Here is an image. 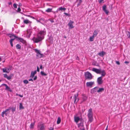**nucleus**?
I'll list each match as a JSON object with an SVG mask.
<instances>
[{"instance_id":"1","label":"nucleus","mask_w":130,"mask_h":130,"mask_svg":"<svg viewBox=\"0 0 130 130\" xmlns=\"http://www.w3.org/2000/svg\"><path fill=\"white\" fill-rule=\"evenodd\" d=\"M46 34L45 29L43 30L39 31L37 34L36 37H34L32 39L34 42L37 43L41 41L44 38V36Z\"/></svg>"},{"instance_id":"2","label":"nucleus","mask_w":130,"mask_h":130,"mask_svg":"<svg viewBox=\"0 0 130 130\" xmlns=\"http://www.w3.org/2000/svg\"><path fill=\"white\" fill-rule=\"evenodd\" d=\"M87 116L89 119V121L90 122H92L93 120V113L92 112V109L90 108L89 109Z\"/></svg>"},{"instance_id":"3","label":"nucleus","mask_w":130,"mask_h":130,"mask_svg":"<svg viewBox=\"0 0 130 130\" xmlns=\"http://www.w3.org/2000/svg\"><path fill=\"white\" fill-rule=\"evenodd\" d=\"M84 75L86 80H90L93 78V76L92 74L88 71L85 72Z\"/></svg>"},{"instance_id":"4","label":"nucleus","mask_w":130,"mask_h":130,"mask_svg":"<svg viewBox=\"0 0 130 130\" xmlns=\"http://www.w3.org/2000/svg\"><path fill=\"white\" fill-rule=\"evenodd\" d=\"M35 51L37 53V57L38 58H40L43 57V54L40 53V52L39 50L37 49H35Z\"/></svg>"},{"instance_id":"5","label":"nucleus","mask_w":130,"mask_h":130,"mask_svg":"<svg viewBox=\"0 0 130 130\" xmlns=\"http://www.w3.org/2000/svg\"><path fill=\"white\" fill-rule=\"evenodd\" d=\"M38 130H44V125L43 124L39 123L38 125Z\"/></svg>"},{"instance_id":"6","label":"nucleus","mask_w":130,"mask_h":130,"mask_svg":"<svg viewBox=\"0 0 130 130\" xmlns=\"http://www.w3.org/2000/svg\"><path fill=\"white\" fill-rule=\"evenodd\" d=\"M78 94L77 93L74 94L73 96V99H74V103L75 104H76L79 100V99L78 98Z\"/></svg>"},{"instance_id":"7","label":"nucleus","mask_w":130,"mask_h":130,"mask_svg":"<svg viewBox=\"0 0 130 130\" xmlns=\"http://www.w3.org/2000/svg\"><path fill=\"white\" fill-rule=\"evenodd\" d=\"M97 82L98 84L99 85H101L103 83V80H102V76H100L98 78Z\"/></svg>"},{"instance_id":"8","label":"nucleus","mask_w":130,"mask_h":130,"mask_svg":"<svg viewBox=\"0 0 130 130\" xmlns=\"http://www.w3.org/2000/svg\"><path fill=\"white\" fill-rule=\"evenodd\" d=\"M74 23V22L73 21H72L71 20L69 21V22L68 24V25L69 26V28L72 29L74 27V26L73 25V24Z\"/></svg>"},{"instance_id":"9","label":"nucleus","mask_w":130,"mask_h":130,"mask_svg":"<svg viewBox=\"0 0 130 130\" xmlns=\"http://www.w3.org/2000/svg\"><path fill=\"white\" fill-rule=\"evenodd\" d=\"M94 84V82H87L86 83V85L87 87H92L93 85Z\"/></svg>"},{"instance_id":"10","label":"nucleus","mask_w":130,"mask_h":130,"mask_svg":"<svg viewBox=\"0 0 130 130\" xmlns=\"http://www.w3.org/2000/svg\"><path fill=\"white\" fill-rule=\"evenodd\" d=\"M98 88L99 87H96L91 89V93L92 94L94 93L96 91L97 92Z\"/></svg>"},{"instance_id":"11","label":"nucleus","mask_w":130,"mask_h":130,"mask_svg":"<svg viewBox=\"0 0 130 130\" xmlns=\"http://www.w3.org/2000/svg\"><path fill=\"white\" fill-rule=\"evenodd\" d=\"M16 40L18 41H19L20 42H22L23 44H25L26 43V41L23 39L17 37Z\"/></svg>"},{"instance_id":"12","label":"nucleus","mask_w":130,"mask_h":130,"mask_svg":"<svg viewBox=\"0 0 130 130\" xmlns=\"http://www.w3.org/2000/svg\"><path fill=\"white\" fill-rule=\"evenodd\" d=\"M92 71L97 74H100L101 69H97L95 68H93L92 69Z\"/></svg>"},{"instance_id":"13","label":"nucleus","mask_w":130,"mask_h":130,"mask_svg":"<svg viewBox=\"0 0 130 130\" xmlns=\"http://www.w3.org/2000/svg\"><path fill=\"white\" fill-rule=\"evenodd\" d=\"M3 85H4L5 86L6 88L5 89L6 90H7L8 91L10 92H11L12 91L11 89L6 84H2V85L1 86Z\"/></svg>"},{"instance_id":"14","label":"nucleus","mask_w":130,"mask_h":130,"mask_svg":"<svg viewBox=\"0 0 130 130\" xmlns=\"http://www.w3.org/2000/svg\"><path fill=\"white\" fill-rule=\"evenodd\" d=\"M66 9L64 7H61L58 8L56 11L57 12H58V11H65Z\"/></svg>"},{"instance_id":"15","label":"nucleus","mask_w":130,"mask_h":130,"mask_svg":"<svg viewBox=\"0 0 130 130\" xmlns=\"http://www.w3.org/2000/svg\"><path fill=\"white\" fill-rule=\"evenodd\" d=\"M11 109V108H10L8 109H7L5 110L3 112H4V113L6 116H7V114L9 113L10 112V110Z\"/></svg>"},{"instance_id":"16","label":"nucleus","mask_w":130,"mask_h":130,"mask_svg":"<svg viewBox=\"0 0 130 130\" xmlns=\"http://www.w3.org/2000/svg\"><path fill=\"white\" fill-rule=\"evenodd\" d=\"M78 126L79 128L84 127V122L82 121L79 123L78 124Z\"/></svg>"},{"instance_id":"17","label":"nucleus","mask_w":130,"mask_h":130,"mask_svg":"<svg viewBox=\"0 0 130 130\" xmlns=\"http://www.w3.org/2000/svg\"><path fill=\"white\" fill-rule=\"evenodd\" d=\"M106 54L105 52L102 51L100 52H99L98 53V55L101 57H103Z\"/></svg>"},{"instance_id":"18","label":"nucleus","mask_w":130,"mask_h":130,"mask_svg":"<svg viewBox=\"0 0 130 130\" xmlns=\"http://www.w3.org/2000/svg\"><path fill=\"white\" fill-rule=\"evenodd\" d=\"M102 73L101 74V76H102V77L106 75V73L105 70H103L102 71L101 70L100 71V73Z\"/></svg>"},{"instance_id":"19","label":"nucleus","mask_w":130,"mask_h":130,"mask_svg":"<svg viewBox=\"0 0 130 130\" xmlns=\"http://www.w3.org/2000/svg\"><path fill=\"white\" fill-rule=\"evenodd\" d=\"M36 73L37 71H35L34 72L32 71L31 72V75L30 76V77H31V78H33Z\"/></svg>"},{"instance_id":"20","label":"nucleus","mask_w":130,"mask_h":130,"mask_svg":"<svg viewBox=\"0 0 130 130\" xmlns=\"http://www.w3.org/2000/svg\"><path fill=\"white\" fill-rule=\"evenodd\" d=\"M23 22L24 24H31V22L29 21L28 19L24 20Z\"/></svg>"},{"instance_id":"21","label":"nucleus","mask_w":130,"mask_h":130,"mask_svg":"<svg viewBox=\"0 0 130 130\" xmlns=\"http://www.w3.org/2000/svg\"><path fill=\"white\" fill-rule=\"evenodd\" d=\"M80 119V118L78 117L75 116L74 117V121L76 123L78 122Z\"/></svg>"},{"instance_id":"22","label":"nucleus","mask_w":130,"mask_h":130,"mask_svg":"<svg viewBox=\"0 0 130 130\" xmlns=\"http://www.w3.org/2000/svg\"><path fill=\"white\" fill-rule=\"evenodd\" d=\"M98 32L99 31H98V30H94V32L93 36H94L95 37H96L98 33Z\"/></svg>"},{"instance_id":"23","label":"nucleus","mask_w":130,"mask_h":130,"mask_svg":"<svg viewBox=\"0 0 130 130\" xmlns=\"http://www.w3.org/2000/svg\"><path fill=\"white\" fill-rule=\"evenodd\" d=\"M104 89L103 88H100L99 89L97 90V92L98 93L101 92L104 90Z\"/></svg>"},{"instance_id":"24","label":"nucleus","mask_w":130,"mask_h":130,"mask_svg":"<svg viewBox=\"0 0 130 130\" xmlns=\"http://www.w3.org/2000/svg\"><path fill=\"white\" fill-rule=\"evenodd\" d=\"M16 48L17 49L20 50L21 48V46L19 44H17L16 46Z\"/></svg>"},{"instance_id":"25","label":"nucleus","mask_w":130,"mask_h":130,"mask_svg":"<svg viewBox=\"0 0 130 130\" xmlns=\"http://www.w3.org/2000/svg\"><path fill=\"white\" fill-rule=\"evenodd\" d=\"M52 8H48L45 10V11L47 12H50L52 11Z\"/></svg>"},{"instance_id":"26","label":"nucleus","mask_w":130,"mask_h":130,"mask_svg":"<svg viewBox=\"0 0 130 130\" xmlns=\"http://www.w3.org/2000/svg\"><path fill=\"white\" fill-rule=\"evenodd\" d=\"M9 36L10 38H12L13 37H14V38H16V39L17 37V36H15V35H11L10 34H9Z\"/></svg>"},{"instance_id":"27","label":"nucleus","mask_w":130,"mask_h":130,"mask_svg":"<svg viewBox=\"0 0 130 130\" xmlns=\"http://www.w3.org/2000/svg\"><path fill=\"white\" fill-rule=\"evenodd\" d=\"M95 37L94 36H92L90 37L89 40L90 41H92L94 40V38Z\"/></svg>"},{"instance_id":"28","label":"nucleus","mask_w":130,"mask_h":130,"mask_svg":"<svg viewBox=\"0 0 130 130\" xmlns=\"http://www.w3.org/2000/svg\"><path fill=\"white\" fill-rule=\"evenodd\" d=\"M19 108L20 109H24V107L23 106L22 104V103H20Z\"/></svg>"},{"instance_id":"29","label":"nucleus","mask_w":130,"mask_h":130,"mask_svg":"<svg viewBox=\"0 0 130 130\" xmlns=\"http://www.w3.org/2000/svg\"><path fill=\"white\" fill-rule=\"evenodd\" d=\"M61 122V119L60 117H58L57 119V123L58 124H59Z\"/></svg>"},{"instance_id":"30","label":"nucleus","mask_w":130,"mask_h":130,"mask_svg":"<svg viewBox=\"0 0 130 130\" xmlns=\"http://www.w3.org/2000/svg\"><path fill=\"white\" fill-rule=\"evenodd\" d=\"M34 124H35L34 123H31L30 126V128H33Z\"/></svg>"},{"instance_id":"31","label":"nucleus","mask_w":130,"mask_h":130,"mask_svg":"<svg viewBox=\"0 0 130 130\" xmlns=\"http://www.w3.org/2000/svg\"><path fill=\"white\" fill-rule=\"evenodd\" d=\"M41 74L42 76H46L47 75L45 73H44V72L42 71H41Z\"/></svg>"},{"instance_id":"32","label":"nucleus","mask_w":130,"mask_h":130,"mask_svg":"<svg viewBox=\"0 0 130 130\" xmlns=\"http://www.w3.org/2000/svg\"><path fill=\"white\" fill-rule=\"evenodd\" d=\"M3 72H6L7 73H8L9 72V71H7V69H6V68L3 69Z\"/></svg>"},{"instance_id":"33","label":"nucleus","mask_w":130,"mask_h":130,"mask_svg":"<svg viewBox=\"0 0 130 130\" xmlns=\"http://www.w3.org/2000/svg\"><path fill=\"white\" fill-rule=\"evenodd\" d=\"M87 99V98L86 96H83V102L86 101Z\"/></svg>"},{"instance_id":"34","label":"nucleus","mask_w":130,"mask_h":130,"mask_svg":"<svg viewBox=\"0 0 130 130\" xmlns=\"http://www.w3.org/2000/svg\"><path fill=\"white\" fill-rule=\"evenodd\" d=\"M23 82L25 84H27L28 83V81L27 80H23Z\"/></svg>"},{"instance_id":"35","label":"nucleus","mask_w":130,"mask_h":130,"mask_svg":"<svg viewBox=\"0 0 130 130\" xmlns=\"http://www.w3.org/2000/svg\"><path fill=\"white\" fill-rule=\"evenodd\" d=\"M106 6L105 5H104L103 6V10L104 11V10H106Z\"/></svg>"},{"instance_id":"36","label":"nucleus","mask_w":130,"mask_h":130,"mask_svg":"<svg viewBox=\"0 0 130 130\" xmlns=\"http://www.w3.org/2000/svg\"><path fill=\"white\" fill-rule=\"evenodd\" d=\"M128 34H127V38H130V32L128 31Z\"/></svg>"},{"instance_id":"37","label":"nucleus","mask_w":130,"mask_h":130,"mask_svg":"<svg viewBox=\"0 0 130 130\" xmlns=\"http://www.w3.org/2000/svg\"><path fill=\"white\" fill-rule=\"evenodd\" d=\"M11 109H12V111L13 112L15 110V108H12Z\"/></svg>"},{"instance_id":"38","label":"nucleus","mask_w":130,"mask_h":130,"mask_svg":"<svg viewBox=\"0 0 130 130\" xmlns=\"http://www.w3.org/2000/svg\"><path fill=\"white\" fill-rule=\"evenodd\" d=\"M104 11L106 13V14H108L109 13V11L108 10H107L106 9V10H104Z\"/></svg>"},{"instance_id":"39","label":"nucleus","mask_w":130,"mask_h":130,"mask_svg":"<svg viewBox=\"0 0 130 130\" xmlns=\"http://www.w3.org/2000/svg\"><path fill=\"white\" fill-rule=\"evenodd\" d=\"M13 6L15 8H17V5L15 4H13Z\"/></svg>"},{"instance_id":"40","label":"nucleus","mask_w":130,"mask_h":130,"mask_svg":"<svg viewBox=\"0 0 130 130\" xmlns=\"http://www.w3.org/2000/svg\"><path fill=\"white\" fill-rule=\"evenodd\" d=\"M8 75L6 74H4V77L6 78H7V77H8Z\"/></svg>"},{"instance_id":"41","label":"nucleus","mask_w":130,"mask_h":130,"mask_svg":"<svg viewBox=\"0 0 130 130\" xmlns=\"http://www.w3.org/2000/svg\"><path fill=\"white\" fill-rule=\"evenodd\" d=\"M11 76H8L7 78L8 80H10L11 79Z\"/></svg>"},{"instance_id":"42","label":"nucleus","mask_w":130,"mask_h":130,"mask_svg":"<svg viewBox=\"0 0 130 130\" xmlns=\"http://www.w3.org/2000/svg\"><path fill=\"white\" fill-rule=\"evenodd\" d=\"M104 0H98L99 3L101 4L102 3V2Z\"/></svg>"},{"instance_id":"43","label":"nucleus","mask_w":130,"mask_h":130,"mask_svg":"<svg viewBox=\"0 0 130 130\" xmlns=\"http://www.w3.org/2000/svg\"><path fill=\"white\" fill-rule=\"evenodd\" d=\"M4 112H2L1 116L3 117H4Z\"/></svg>"},{"instance_id":"44","label":"nucleus","mask_w":130,"mask_h":130,"mask_svg":"<svg viewBox=\"0 0 130 130\" xmlns=\"http://www.w3.org/2000/svg\"><path fill=\"white\" fill-rule=\"evenodd\" d=\"M21 11V9L20 7H19L18 8V12H20Z\"/></svg>"},{"instance_id":"45","label":"nucleus","mask_w":130,"mask_h":130,"mask_svg":"<svg viewBox=\"0 0 130 130\" xmlns=\"http://www.w3.org/2000/svg\"><path fill=\"white\" fill-rule=\"evenodd\" d=\"M116 63L118 65H119L120 64V62H119V61H116Z\"/></svg>"},{"instance_id":"46","label":"nucleus","mask_w":130,"mask_h":130,"mask_svg":"<svg viewBox=\"0 0 130 130\" xmlns=\"http://www.w3.org/2000/svg\"><path fill=\"white\" fill-rule=\"evenodd\" d=\"M16 39V38H14L11 39H10V41H11L12 42H13V41L15 39Z\"/></svg>"},{"instance_id":"47","label":"nucleus","mask_w":130,"mask_h":130,"mask_svg":"<svg viewBox=\"0 0 130 130\" xmlns=\"http://www.w3.org/2000/svg\"><path fill=\"white\" fill-rule=\"evenodd\" d=\"M9 42L10 43V44L11 45V46L12 47L13 46V44H12V42L11 41H9Z\"/></svg>"},{"instance_id":"48","label":"nucleus","mask_w":130,"mask_h":130,"mask_svg":"<svg viewBox=\"0 0 130 130\" xmlns=\"http://www.w3.org/2000/svg\"><path fill=\"white\" fill-rule=\"evenodd\" d=\"M64 14H65L67 16H68L69 17L70 16V15L69 14H68V13H64Z\"/></svg>"},{"instance_id":"49","label":"nucleus","mask_w":130,"mask_h":130,"mask_svg":"<svg viewBox=\"0 0 130 130\" xmlns=\"http://www.w3.org/2000/svg\"><path fill=\"white\" fill-rule=\"evenodd\" d=\"M37 78V76H35V77L33 79L34 80H36Z\"/></svg>"},{"instance_id":"50","label":"nucleus","mask_w":130,"mask_h":130,"mask_svg":"<svg viewBox=\"0 0 130 130\" xmlns=\"http://www.w3.org/2000/svg\"><path fill=\"white\" fill-rule=\"evenodd\" d=\"M79 129L80 130H85V129L84 127L80 128Z\"/></svg>"},{"instance_id":"51","label":"nucleus","mask_w":130,"mask_h":130,"mask_svg":"<svg viewBox=\"0 0 130 130\" xmlns=\"http://www.w3.org/2000/svg\"><path fill=\"white\" fill-rule=\"evenodd\" d=\"M37 71L38 72H39V69L38 66L37 67Z\"/></svg>"},{"instance_id":"52","label":"nucleus","mask_w":130,"mask_h":130,"mask_svg":"<svg viewBox=\"0 0 130 130\" xmlns=\"http://www.w3.org/2000/svg\"><path fill=\"white\" fill-rule=\"evenodd\" d=\"M19 7H20V6H22V4L20 3H19Z\"/></svg>"},{"instance_id":"53","label":"nucleus","mask_w":130,"mask_h":130,"mask_svg":"<svg viewBox=\"0 0 130 130\" xmlns=\"http://www.w3.org/2000/svg\"><path fill=\"white\" fill-rule=\"evenodd\" d=\"M50 21L52 23L53 22H54V21L53 19H51L50 20Z\"/></svg>"},{"instance_id":"54","label":"nucleus","mask_w":130,"mask_h":130,"mask_svg":"<svg viewBox=\"0 0 130 130\" xmlns=\"http://www.w3.org/2000/svg\"><path fill=\"white\" fill-rule=\"evenodd\" d=\"M124 63H126V64H128V63H129V61H126L124 62Z\"/></svg>"},{"instance_id":"55","label":"nucleus","mask_w":130,"mask_h":130,"mask_svg":"<svg viewBox=\"0 0 130 130\" xmlns=\"http://www.w3.org/2000/svg\"><path fill=\"white\" fill-rule=\"evenodd\" d=\"M49 130H54V129L52 127H51L50 129H49Z\"/></svg>"},{"instance_id":"56","label":"nucleus","mask_w":130,"mask_h":130,"mask_svg":"<svg viewBox=\"0 0 130 130\" xmlns=\"http://www.w3.org/2000/svg\"><path fill=\"white\" fill-rule=\"evenodd\" d=\"M18 95L21 98L23 96L22 95H21L20 94H18Z\"/></svg>"},{"instance_id":"57","label":"nucleus","mask_w":130,"mask_h":130,"mask_svg":"<svg viewBox=\"0 0 130 130\" xmlns=\"http://www.w3.org/2000/svg\"><path fill=\"white\" fill-rule=\"evenodd\" d=\"M28 80L29 81H33V80L32 78H31L29 79Z\"/></svg>"},{"instance_id":"58","label":"nucleus","mask_w":130,"mask_h":130,"mask_svg":"<svg viewBox=\"0 0 130 130\" xmlns=\"http://www.w3.org/2000/svg\"><path fill=\"white\" fill-rule=\"evenodd\" d=\"M40 69H42V66L41 65L40 66Z\"/></svg>"},{"instance_id":"59","label":"nucleus","mask_w":130,"mask_h":130,"mask_svg":"<svg viewBox=\"0 0 130 130\" xmlns=\"http://www.w3.org/2000/svg\"><path fill=\"white\" fill-rule=\"evenodd\" d=\"M6 69H7V71H9V72L10 71V70L9 69V68H6Z\"/></svg>"},{"instance_id":"60","label":"nucleus","mask_w":130,"mask_h":130,"mask_svg":"<svg viewBox=\"0 0 130 130\" xmlns=\"http://www.w3.org/2000/svg\"><path fill=\"white\" fill-rule=\"evenodd\" d=\"M79 2L81 3L82 2V0H79Z\"/></svg>"},{"instance_id":"61","label":"nucleus","mask_w":130,"mask_h":130,"mask_svg":"<svg viewBox=\"0 0 130 130\" xmlns=\"http://www.w3.org/2000/svg\"><path fill=\"white\" fill-rule=\"evenodd\" d=\"M78 58H79L78 57V56H77V58H76V59H78Z\"/></svg>"},{"instance_id":"62","label":"nucleus","mask_w":130,"mask_h":130,"mask_svg":"<svg viewBox=\"0 0 130 130\" xmlns=\"http://www.w3.org/2000/svg\"><path fill=\"white\" fill-rule=\"evenodd\" d=\"M107 127H108V126H107V128H106V129L105 130H107Z\"/></svg>"},{"instance_id":"63","label":"nucleus","mask_w":130,"mask_h":130,"mask_svg":"<svg viewBox=\"0 0 130 130\" xmlns=\"http://www.w3.org/2000/svg\"><path fill=\"white\" fill-rule=\"evenodd\" d=\"M64 38H66V36H64Z\"/></svg>"},{"instance_id":"64","label":"nucleus","mask_w":130,"mask_h":130,"mask_svg":"<svg viewBox=\"0 0 130 130\" xmlns=\"http://www.w3.org/2000/svg\"><path fill=\"white\" fill-rule=\"evenodd\" d=\"M18 95V94H16V95Z\"/></svg>"}]
</instances>
